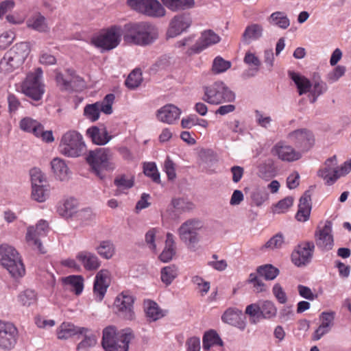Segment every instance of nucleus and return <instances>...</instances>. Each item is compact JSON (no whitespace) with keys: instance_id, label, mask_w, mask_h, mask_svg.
Segmentation results:
<instances>
[{"instance_id":"obj_1","label":"nucleus","mask_w":351,"mask_h":351,"mask_svg":"<svg viewBox=\"0 0 351 351\" xmlns=\"http://www.w3.org/2000/svg\"><path fill=\"white\" fill-rule=\"evenodd\" d=\"M157 38V28L146 22L130 23L123 27V39L128 43L145 46L154 43Z\"/></svg>"},{"instance_id":"obj_2","label":"nucleus","mask_w":351,"mask_h":351,"mask_svg":"<svg viewBox=\"0 0 351 351\" xmlns=\"http://www.w3.org/2000/svg\"><path fill=\"white\" fill-rule=\"evenodd\" d=\"M133 338L130 328L117 332L115 326H108L103 330L101 345L105 351H128Z\"/></svg>"},{"instance_id":"obj_3","label":"nucleus","mask_w":351,"mask_h":351,"mask_svg":"<svg viewBox=\"0 0 351 351\" xmlns=\"http://www.w3.org/2000/svg\"><path fill=\"white\" fill-rule=\"evenodd\" d=\"M0 265L15 280L23 278L25 274V265L20 254L14 247L8 244L0 245Z\"/></svg>"},{"instance_id":"obj_4","label":"nucleus","mask_w":351,"mask_h":351,"mask_svg":"<svg viewBox=\"0 0 351 351\" xmlns=\"http://www.w3.org/2000/svg\"><path fill=\"white\" fill-rule=\"evenodd\" d=\"M59 151L61 154L70 158H77L86 151L82 135L76 130L65 132L60 140Z\"/></svg>"},{"instance_id":"obj_5","label":"nucleus","mask_w":351,"mask_h":351,"mask_svg":"<svg viewBox=\"0 0 351 351\" xmlns=\"http://www.w3.org/2000/svg\"><path fill=\"white\" fill-rule=\"evenodd\" d=\"M29 52L27 43H19L8 51L0 61V69L12 72L23 64Z\"/></svg>"},{"instance_id":"obj_6","label":"nucleus","mask_w":351,"mask_h":351,"mask_svg":"<svg viewBox=\"0 0 351 351\" xmlns=\"http://www.w3.org/2000/svg\"><path fill=\"white\" fill-rule=\"evenodd\" d=\"M123 36V29L119 25H112L102 31L92 39L93 45L104 51L116 48Z\"/></svg>"},{"instance_id":"obj_7","label":"nucleus","mask_w":351,"mask_h":351,"mask_svg":"<svg viewBox=\"0 0 351 351\" xmlns=\"http://www.w3.org/2000/svg\"><path fill=\"white\" fill-rule=\"evenodd\" d=\"M86 161L97 176L100 178H102L101 171H112L116 167L112 162V154L108 149H99L90 152L86 158Z\"/></svg>"},{"instance_id":"obj_8","label":"nucleus","mask_w":351,"mask_h":351,"mask_svg":"<svg viewBox=\"0 0 351 351\" xmlns=\"http://www.w3.org/2000/svg\"><path fill=\"white\" fill-rule=\"evenodd\" d=\"M287 138L295 145L302 155L309 151L315 144V136L311 131L306 128H300L288 133Z\"/></svg>"},{"instance_id":"obj_9","label":"nucleus","mask_w":351,"mask_h":351,"mask_svg":"<svg viewBox=\"0 0 351 351\" xmlns=\"http://www.w3.org/2000/svg\"><path fill=\"white\" fill-rule=\"evenodd\" d=\"M127 3L132 9L151 17L159 18L166 14L165 9L157 0H128Z\"/></svg>"},{"instance_id":"obj_10","label":"nucleus","mask_w":351,"mask_h":351,"mask_svg":"<svg viewBox=\"0 0 351 351\" xmlns=\"http://www.w3.org/2000/svg\"><path fill=\"white\" fill-rule=\"evenodd\" d=\"M203 228V223L198 219H189L178 229L181 241L188 245H194L199 241L198 231Z\"/></svg>"},{"instance_id":"obj_11","label":"nucleus","mask_w":351,"mask_h":351,"mask_svg":"<svg viewBox=\"0 0 351 351\" xmlns=\"http://www.w3.org/2000/svg\"><path fill=\"white\" fill-rule=\"evenodd\" d=\"M19 330L11 322L0 320V349L4 351L13 350L17 344Z\"/></svg>"},{"instance_id":"obj_12","label":"nucleus","mask_w":351,"mask_h":351,"mask_svg":"<svg viewBox=\"0 0 351 351\" xmlns=\"http://www.w3.org/2000/svg\"><path fill=\"white\" fill-rule=\"evenodd\" d=\"M114 98L115 97L113 94H108L106 95L103 101L87 105L84 108V115L90 121H95L99 119L100 112H102L106 114H112V106L114 103Z\"/></svg>"},{"instance_id":"obj_13","label":"nucleus","mask_w":351,"mask_h":351,"mask_svg":"<svg viewBox=\"0 0 351 351\" xmlns=\"http://www.w3.org/2000/svg\"><path fill=\"white\" fill-rule=\"evenodd\" d=\"M49 231V224L45 220L40 219L35 226L27 228L26 241L27 243L41 253H45L40 238L45 237Z\"/></svg>"},{"instance_id":"obj_14","label":"nucleus","mask_w":351,"mask_h":351,"mask_svg":"<svg viewBox=\"0 0 351 351\" xmlns=\"http://www.w3.org/2000/svg\"><path fill=\"white\" fill-rule=\"evenodd\" d=\"M271 154L283 162H292L302 158V152L284 141L276 143L271 149Z\"/></svg>"},{"instance_id":"obj_15","label":"nucleus","mask_w":351,"mask_h":351,"mask_svg":"<svg viewBox=\"0 0 351 351\" xmlns=\"http://www.w3.org/2000/svg\"><path fill=\"white\" fill-rule=\"evenodd\" d=\"M316 245L322 251H329L334 245L332 233V223L326 221L324 225L317 226L315 232Z\"/></svg>"},{"instance_id":"obj_16","label":"nucleus","mask_w":351,"mask_h":351,"mask_svg":"<svg viewBox=\"0 0 351 351\" xmlns=\"http://www.w3.org/2000/svg\"><path fill=\"white\" fill-rule=\"evenodd\" d=\"M133 303V296L128 291H123L117 296L114 306L121 316L131 320L134 317Z\"/></svg>"},{"instance_id":"obj_17","label":"nucleus","mask_w":351,"mask_h":351,"mask_svg":"<svg viewBox=\"0 0 351 351\" xmlns=\"http://www.w3.org/2000/svg\"><path fill=\"white\" fill-rule=\"evenodd\" d=\"M314 248L315 245L311 241L299 244L291 254L294 265L302 267L308 264L312 259Z\"/></svg>"},{"instance_id":"obj_18","label":"nucleus","mask_w":351,"mask_h":351,"mask_svg":"<svg viewBox=\"0 0 351 351\" xmlns=\"http://www.w3.org/2000/svg\"><path fill=\"white\" fill-rule=\"evenodd\" d=\"M338 174V162L336 156L328 158L317 172L318 176L322 178L328 185L333 184L339 178Z\"/></svg>"},{"instance_id":"obj_19","label":"nucleus","mask_w":351,"mask_h":351,"mask_svg":"<svg viewBox=\"0 0 351 351\" xmlns=\"http://www.w3.org/2000/svg\"><path fill=\"white\" fill-rule=\"evenodd\" d=\"M335 312H322L319 317V326L312 335L313 340L318 341L329 333L335 325Z\"/></svg>"},{"instance_id":"obj_20","label":"nucleus","mask_w":351,"mask_h":351,"mask_svg":"<svg viewBox=\"0 0 351 351\" xmlns=\"http://www.w3.org/2000/svg\"><path fill=\"white\" fill-rule=\"evenodd\" d=\"M110 284V272L108 269H101L95 276L93 295L95 300L101 302L107 291V289Z\"/></svg>"},{"instance_id":"obj_21","label":"nucleus","mask_w":351,"mask_h":351,"mask_svg":"<svg viewBox=\"0 0 351 351\" xmlns=\"http://www.w3.org/2000/svg\"><path fill=\"white\" fill-rule=\"evenodd\" d=\"M192 19L189 13L176 15L171 21L167 31L169 37H176L186 31L191 25Z\"/></svg>"},{"instance_id":"obj_22","label":"nucleus","mask_w":351,"mask_h":351,"mask_svg":"<svg viewBox=\"0 0 351 351\" xmlns=\"http://www.w3.org/2000/svg\"><path fill=\"white\" fill-rule=\"evenodd\" d=\"M219 41L220 37L213 30H205L196 43L189 49L188 53H199L207 47L215 45Z\"/></svg>"},{"instance_id":"obj_23","label":"nucleus","mask_w":351,"mask_h":351,"mask_svg":"<svg viewBox=\"0 0 351 351\" xmlns=\"http://www.w3.org/2000/svg\"><path fill=\"white\" fill-rule=\"evenodd\" d=\"M289 77L294 82L296 88H322L323 82L321 80V76L319 73L314 72L311 79L296 73L295 71H289Z\"/></svg>"},{"instance_id":"obj_24","label":"nucleus","mask_w":351,"mask_h":351,"mask_svg":"<svg viewBox=\"0 0 351 351\" xmlns=\"http://www.w3.org/2000/svg\"><path fill=\"white\" fill-rule=\"evenodd\" d=\"M235 99V94L231 89H206L203 99L211 104L230 102Z\"/></svg>"},{"instance_id":"obj_25","label":"nucleus","mask_w":351,"mask_h":351,"mask_svg":"<svg viewBox=\"0 0 351 351\" xmlns=\"http://www.w3.org/2000/svg\"><path fill=\"white\" fill-rule=\"evenodd\" d=\"M182 114V110L173 104H167L156 112L157 119L168 125L174 124Z\"/></svg>"},{"instance_id":"obj_26","label":"nucleus","mask_w":351,"mask_h":351,"mask_svg":"<svg viewBox=\"0 0 351 351\" xmlns=\"http://www.w3.org/2000/svg\"><path fill=\"white\" fill-rule=\"evenodd\" d=\"M79 203L73 197L66 198L60 202L56 208L58 214L64 219H71L77 215Z\"/></svg>"},{"instance_id":"obj_27","label":"nucleus","mask_w":351,"mask_h":351,"mask_svg":"<svg viewBox=\"0 0 351 351\" xmlns=\"http://www.w3.org/2000/svg\"><path fill=\"white\" fill-rule=\"evenodd\" d=\"M50 165L51 171L57 180L62 182L69 180L71 172L64 159L58 157L54 158L51 160Z\"/></svg>"},{"instance_id":"obj_28","label":"nucleus","mask_w":351,"mask_h":351,"mask_svg":"<svg viewBox=\"0 0 351 351\" xmlns=\"http://www.w3.org/2000/svg\"><path fill=\"white\" fill-rule=\"evenodd\" d=\"M113 184L116 187L114 195L120 196L127 194L129 189L134 184V176L129 174H120L115 177Z\"/></svg>"},{"instance_id":"obj_29","label":"nucleus","mask_w":351,"mask_h":351,"mask_svg":"<svg viewBox=\"0 0 351 351\" xmlns=\"http://www.w3.org/2000/svg\"><path fill=\"white\" fill-rule=\"evenodd\" d=\"M76 258L88 271H95L101 266V261L98 256L88 251L78 252Z\"/></svg>"},{"instance_id":"obj_30","label":"nucleus","mask_w":351,"mask_h":351,"mask_svg":"<svg viewBox=\"0 0 351 351\" xmlns=\"http://www.w3.org/2000/svg\"><path fill=\"white\" fill-rule=\"evenodd\" d=\"M242 311L237 308H229L222 315L221 319L223 322L237 326L240 330L245 328L246 324L241 320Z\"/></svg>"},{"instance_id":"obj_31","label":"nucleus","mask_w":351,"mask_h":351,"mask_svg":"<svg viewBox=\"0 0 351 351\" xmlns=\"http://www.w3.org/2000/svg\"><path fill=\"white\" fill-rule=\"evenodd\" d=\"M86 331L87 330L85 327L77 326L70 322H63L57 329V337L65 340Z\"/></svg>"},{"instance_id":"obj_32","label":"nucleus","mask_w":351,"mask_h":351,"mask_svg":"<svg viewBox=\"0 0 351 351\" xmlns=\"http://www.w3.org/2000/svg\"><path fill=\"white\" fill-rule=\"evenodd\" d=\"M86 134L92 139L95 144L99 145L107 144L112 138V136L108 134L105 128L91 127L86 130Z\"/></svg>"},{"instance_id":"obj_33","label":"nucleus","mask_w":351,"mask_h":351,"mask_svg":"<svg viewBox=\"0 0 351 351\" xmlns=\"http://www.w3.org/2000/svg\"><path fill=\"white\" fill-rule=\"evenodd\" d=\"M26 25L28 28L40 33L47 32L49 30L46 18L40 12L32 14L27 19Z\"/></svg>"},{"instance_id":"obj_34","label":"nucleus","mask_w":351,"mask_h":351,"mask_svg":"<svg viewBox=\"0 0 351 351\" xmlns=\"http://www.w3.org/2000/svg\"><path fill=\"white\" fill-rule=\"evenodd\" d=\"M311 195L306 192L300 199L298 210L296 213V219L300 221H306L310 216L311 210Z\"/></svg>"},{"instance_id":"obj_35","label":"nucleus","mask_w":351,"mask_h":351,"mask_svg":"<svg viewBox=\"0 0 351 351\" xmlns=\"http://www.w3.org/2000/svg\"><path fill=\"white\" fill-rule=\"evenodd\" d=\"M143 307L146 316L149 321H157L165 315V311L161 309L158 304L153 300H145Z\"/></svg>"},{"instance_id":"obj_36","label":"nucleus","mask_w":351,"mask_h":351,"mask_svg":"<svg viewBox=\"0 0 351 351\" xmlns=\"http://www.w3.org/2000/svg\"><path fill=\"white\" fill-rule=\"evenodd\" d=\"M262 25L253 23L246 27L243 35L242 40L245 44H250L252 41L259 39L263 35Z\"/></svg>"},{"instance_id":"obj_37","label":"nucleus","mask_w":351,"mask_h":351,"mask_svg":"<svg viewBox=\"0 0 351 351\" xmlns=\"http://www.w3.org/2000/svg\"><path fill=\"white\" fill-rule=\"evenodd\" d=\"M87 331L79 333L84 336L83 339L77 345L76 350L77 351H88L95 347L97 343V336L93 333L90 329L86 328Z\"/></svg>"},{"instance_id":"obj_38","label":"nucleus","mask_w":351,"mask_h":351,"mask_svg":"<svg viewBox=\"0 0 351 351\" xmlns=\"http://www.w3.org/2000/svg\"><path fill=\"white\" fill-rule=\"evenodd\" d=\"M43 86V71L37 68L34 72L29 73L23 82L21 88H41Z\"/></svg>"},{"instance_id":"obj_39","label":"nucleus","mask_w":351,"mask_h":351,"mask_svg":"<svg viewBox=\"0 0 351 351\" xmlns=\"http://www.w3.org/2000/svg\"><path fill=\"white\" fill-rule=\"evenodd\" d=\"M66 289H70L76 295L82 293L84 289V278L81 276H69L62 279Z\"/></svg>"},{"instance_id":"obj_40","label":"nucleus","mask_w":351,"mask_h":351,"mask_svg":"<svg viewBox=\"0 0 351 351\" xmlns=\"http://www.w3.org/2000/svg\"><path fill=\"white\" fill-rule=\"evenodd\" d=\"M171 206L173 210L171 211L172 214L169 215L172 218L176 219L178 215L184 212L191 210L193 208V204L183 198L173 199L171 201Z\"/></svg>"},{"instance_id":"obj_41","label":"nucleus","mask_w":351,"mask_h":351,"mask_svg":"<svg viewBox=\"0 0 351 351\" xmlns=\"http://www.w3.org/2000/svg\"><path fill=\"white\" fill-rule=\"evenodd\" d=\"M175 254L176 250L174 237L171 233L168 232L166 236L165 247L160 254L159 258L162 262L167 263L172 259Z\"/></svg>"},{"instance_id":"obj_42","label":"nucleus","mask_w":351,"mask_h":351,"mask_svg":"<svg viewBox=\"0 0 351 351\" xmlns=\"http://www.w3.org/2000/svg\"><path fill=\"white\" fill-rule=\"evenodd\" d=\"M97 254L103 258L111 259L115 254V246L110 240H104L95 247Z\"/></svg>"},{"instance_id":"obj_43","label":"nucleus","mask_w":351,"mask_h":351,"mask_svg":"<svg viewBox=\"0 0 351 351\" xmlns=\"http://www.w3.org/2000/svg\"><path fill=\"white\" fill-rule=\"evenodd\" d=\"M50 188L49 184L32 186L31 197L33 200L43 203L49 197Z\"/></svg>"},{"instance_id":"obj_44","label":"nucleus","mask_w":351,"mask_h":351,"mask_svg":"<svg viewBox=\"0 0 351 351\" xmlns=\"http://www.w3.org/2000/svg\"><path fill=\"white\" fill-rule=\"evenodd\" d=\"M162 4L173 12L191 8L194 5V0H161Z\"/></svg>"},{"instance_id":"obj_45","label":"nucleus","mask_w":351,"mask_h":351,"mask_svg":"<svg viewBox=\"0 0 351 351\" xmlns=\"http://www.w3.org/2000/svg\"><path fill=\"white\" fill-rule=\"evenodd\" d=\"M69 79H66L62 73H57L56 74V81L57 84L58 86H70L72 88L73 86H75V83L77 82L78 84L77 86L80 87L83 86L82 79L80 76L76 75L74 71H71Z\"/></svg>"},{"instance_id":"obj_46","label":"nucleus","mask_w":351,"mask_h":351,"mask_svg":"<svg viewBox=\"0 0 351 351\" xmlns=\"http://www.w3.org/2000/svg\"><path fill=\"white\" fill-rule=\"evenodd\" d=\"M203 348L205 350H209L210 348L215 346H223V341L219 335L213 330H210L204 335Z\"/></svg>"},{"instance_id":"obj_47","label":"nucleus","mask_w":351,"mask_h":351,"mask_svg":"<svg viewBox=\"0 0 351 351\" xmlns=\"http://www.w3.org/2000/svg\"><path fill=\"white\" fill-rule=\"evenodd\" d=\"M178 267L174 265L164 267L160 271V279L166 286L170 285L178 276Z\"/></svg>"},{"instance_id":"obj_48","label":"nucleus","mask_w":351,"mask_h":351,"mask_svg":"<svg viewBox=\"0 0 351 351\" xmlns=\"http://www.w3.org/2000/svg\"><path fill=\"white\" fill-rule=\"evenodd\" d=\"M41 125L37 121L29 117H25L20 121V128L22 130L32 132L34 135L41 132Z\"/></svg>"},{"instance_id":"obj_49","label":"nucleus","mask_w":351,"mask_h":351,"mask_svg":"<svg viewBox=\"0 0 351 351\" xmlns=\"http://www.w3.org/2000/svg\"><path fill=\"white\" fill-rule=\"evenodd\" d=\"M256 273L267 280H272L278 276L279 269L271 265H265L258 267Z\"/></svg>"},{"instance_id":"obj_50","label":"nucleus","mask_w":351,"mask_h":351,"mask_svg":"<svg viewBox=\"0 0 351 351\" xmlns=\"http://www.w3.org/2000/svg\"><path fill=\"white\" fill-rule=\"evenodd\" d=\"M269 23L285 29L290 25V21L282 12H275L270 15Z\"/></svg>"},{"instance_id":"obj_51","label":"nucleus","mask_w":351,"mask_h":351,"mask_svg":"<svg viewBox=\"0 0 351 351\" xmlns=\"http://www.w3.org/2000/svg\"><path fill=\"white\" fill-rule=\"evenodd\" d=\"M19 302L24 306H30L36 303L37 294L32 289H25L18 295Z\"/></svg>"},{"instance_id":"obj_52","label":"nucleus","mask_w":351,"mask_h":351,"mask_svg":"<svg viewBox=\"0 0 351 351\" xmlns=\"http://www.w3.org/2000/svg\"><path fill=\"white\" fill-rule=\"evenodd\" d=\"M277 314V308L274 302L269 300H265L261 304V314L263 319H271L276 317Z\"/></svg>"},{"instance_id":"obj_53","label":"nucleus","mask_w":351,"mask_h":351,"mask_svg":"<svg viewBox=\"0 0 351 351\" xmlns=\"http://www.w3.org/2000/svg\"><path fill=\"white\" fill-rule=\"evenodd\" d=\"M285 239L284 235L279 232L274 235L263 246V248L269 249L271 250L282 248L285 245Z\"/></svg>"},{"instance_id":"obj_54","label":"nucleus","mask_w":351,"mask_h":351,"mask_svg":"<svg viewBox=\"0 0 351 351\" xmlns=\"http://www.w3.org/2000/svg\"><path fill=\"white\" fill-rule=\"evenodd\" d=\"M142 80L141 69H136L129 74L125 83L127 88H138L141 85Z\"/></svg>"},{"instance_id":"obj_55","label":"nucleus","mask_w":351,"mask_h":351,"mask_svg":"<svg viewBox=\"0 0 351 351\" xmlns=\"http://www.w3.org/2000/svg\"><path fill=\"white\" fill-rule=\"evenodd\" d=\"M247 282L253 285L254 291L256 293H261L267 290L265 284L259 278L257 273H251L249 275Z\"/></svg>"},{"instance_id":"obj_56","label":"nucleus","mask_w":351,"mask_h":351,"mask_svg":"<svg viewBox=\"0 0 351 351\" xmlns=\"http://www.w3.org/2000/svg\"><path fill=\"white\" fill-rule=\"evenodd\" d=\"M230 66L231 62L230 61L217 56L213 60L212 70L215 73L218 74L226 71Z\"/></svg>"},{"instance_id":"obj_57","label":"nucleus","mask_w":351,"mask_h":351,"mask_svg":"<svg viewBox=\"0 0 351 351\" xmlns=\"http://www.w3.org/2000/svg\"><path fill=\"white\" fill-rule=\"evenodd\" d=\"M246 315L250 317V322L252 324H256L258 322V319L261 317V305L257 303H253L247 305L245 311Z\"/></svg>"},{"instance_id":"obj_58","label":"nucleus","mask_w":351,"mask_h":351,"mask_svg":"<svg viewBox=\"0 0 351 351\" xmlns=\"http://www.w3.org/2000/svg\"><path fill=\"white\" fill-rule=\"evenodd\" d=\"M293 204V198L292 197H286L285 198L280 200L274 207L273 212L274 213H285Z\"/></svg>"},{"instance_id":"obj_59","label":"nucleus","mask_w":351,"mask_h":351,"mask_svg":"<svg viewBox=\"0 0 351 351\" xmlns=\"http://www.w3.org/2000/svg\"><path fill=\"white\" fill-rule=\"evenodd\" d=\"M144 173L151 178L154 182L156 183L160 182V173L154 162H147L144 165Z\"/></svg>"},{"instance_id":"obj_60","label":"nucleus","mask_w":351,"mask_h":351,"mask_svg":"<svg viewBox=\"0 0 351 351\" xmlns=\"http://www.w3.org/2000/svg\"><path fill=\"white\" fill-rule=\"evenodd\" d=\"M32 186L43 185L46 182V176L40 169L34 168L30 170Z\"/></svg>"},{"instance_id":"obj_61","label":"nucleus","mask_w":351,"mask_h":351,"mask_svg":"<svg viewBox=\"0 0 351 351\" xmlns=\"http://www.w3.org/2000/svg\"><path fill=\"white\" fill-rule=\"evenodd\" d=\"M158 230L156 228H152L149 230L145 237V243L148 248L152 252L157 251V245L156 243V237Z\"/></svg>"},{"instance_id":"obj_62","label":"nucleus","mask_w":351,"mask_h":351,"mask_svg":"<svg viewBox=\"0 0 351 351\" xmlns=\"http://www.w3.org/2000/svg\"><path fill=\"white\" fill-rule=\"evenodd\" d=\"M255 119L257 124L264 128H268L272 122V119L268 114L260 110H255Z\"/></svg>"},{"instance_id":"obj_63","label":"nucleus","mask_w":351,"mask_h":351,"mask_svg":"<svg viewBox=\"0 0 351 351\" xmlns=\"http://www.w3.org/2000/svg\"><path fill=\"white\" fill-rule=\"evenodd\" d=\"M164 171H165L169 180H174L176 177L175 164L167 157L164 162Z\"/></svg>"},{"instance_id":"obj_64","label":"nucleus","mask_w":351,"mask_h":351,"mask_svg":"<svg viewBox=\"0 0 351 351\" xmlns=\"http://www.w3.org/2000/svg\"><path fill=\"white\" fill-rule=\"evenodd\" d=\"M346 72V67L342 65L336 66L333 70L329 72L328 78L330 82H335L337 81Z\"/></svg>"}]
</instances>
